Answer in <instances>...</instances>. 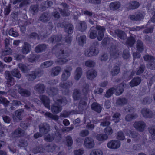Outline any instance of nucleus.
<instances>
[{"instance_id": "21", "label": "nucleus", "mask_w": 155, "mask_h": 155, "mask_svg": "<svg viewBox=\"0 0 155 155\" xmlns=\"http://www.w3.org/2000/svg\"><path fill=\"white\" fill-rule=\"evenodd\" d=\"M40 99L43 103L45 106L48 109L50 108V101L48 97L45 95H41Z\"/></svg>"}, {"instance_id": "54", "label": "nucleus", "mask_w": 155, "mask_h": 155, "mask_svg": "<svg viewBox=\"0 0 155 155\" xmlns=\"http://www.w3.org/2000/svg\"><path fill=\"white\" fill-rule=\"evenodd\" d=\"M149 131L151 134L152 138L155 140V126L150 127L149 128Z\"/></svg>"}, {"instance_id": "12", "label": "nucleus", "mask_w": 155, "mask_h": 155, "mask_svg": "<svg viewBox=\"0 0 155 155\" xmlns=\"http://www.w3.org/2000/svg\"><path fill=\"white\" fill-rule=\"evenodd\" d=\"M120 145V142L117 140H112L107 144V147L111 149H117L119 148Z\"/></svg>"}, {"instance_id": "20", "label": "nucleus", "mask_w": 155, "mask_h": 155, "mask_svg": "<svg viewBox=\"0 0 155 155\" xmlns=\"http://www.w3.org/2000/svg\"><path fill=\"white\" fill-rule=\"evenodd\" d=\"M31 50V45L25 42L21 47V52L23 54H26L29 53Z\"/></svg>"}, {"instance_id": "64", "label": "nucleus", "mask_w": 155, "mask_h": 155, "mask_svg": "<svg viewBox=\"0 0 155 155\" xmlns=\"http://www.w3.org/2000/svg\"><path fill=\"white\" fill-rule=\"evenodd\" d=\"M38 10V5H34L31 6L30 8V10L33 12V14L37 12Z\"/></svg>"}, {"instance_id": "43", "label": "nucleus", "mask_w": 155, "mask_h": 155, "mask_svg": "<svg viewBox=\"0 0 155 155\" xmlns=\"http://www.w3.org/2000/svg\"><path fill=\"white\" fill-rule=\"evenodd\" d=\"M11 74L14 77L18 79H19L21 77V75L19 71L17 69H15L11 71Z\"/></svg>"}, {"instance_id": "7", "label": "nucleus", "mask_w": 155, "mask_h": 155, "mask_svg": "<svg viewBox=\"0 0 155 155\" xmlns=\"http://www.w3.org/2000/svg\"><path fill=\"white\" fill-rule=\"evenodd\" d=\"M99 52L98 50L96 47H92L85 51L84 54L86 56L91 57L97 55Z\"/></svg>"}, {"instance_id": "15", "label": "nucleus", "mask_w": 155, "mask_h": 155, "mask_svg": "<svg viewBox=\"0 0 155 155\" xmlns=\"http://www.w3.org/2000/svg\"><path fill=\"white\" fill-rule=\"evenodd\" d=\"M141 113L143 116L146 118H151L154 117V114L149 109L146 108L142 109Z\"/></svg>"}, {"instance_id": "19", "label": "nucleus", "mask_w": 155, "mask_h": 155, "mask_svg": "<svg viewBox=\"0 0 155 155\" xmlns=\"http://www.w3.org/2000/svg\"><path fill=\"white\" fill-rule=\"evenodd\" d=\"M144 15L141 12L136 13L135 15H129V18L133 21H137L143 19Z\"/></svg>"}, {"instance_id": "48", "label": "nucleus", "mask_w": 155, "mask_h": 155, "mask_svg": "<svg viewBox=\"0 0 155 155\" xmlns=\"http://www.w3.org/2000/svg\"><path fill=\"white\" fill-rule=\"evenodd\" d=\"M103 153L100 149H93L91 152L90 155H103Z\"/></svg>"}, {"instance_id": "25", "label": "nucleus", "mask_w": 155, "mask_h": 155, "mask_svg": "<svg viewBox=\"0 0 155 155\" xmlns=\"http://www.w3.org/2000/svg\"><path fill=\"white\" fill-rule=\"evenodd\" d=\"M37 76L40 77L41 75L37 71H33L28 74L27 77L29 81H32L36 78Z\"/></svg>"}, {"instance_id": "14", "label": "nucleus", "mask_w": 155, "mask_h": 155, "mask_svg": "<svg viewBox=\"0 0 155 155\" xmlns=\"http://www.w3.org/2000/svg\"><path fill=\"white\" fill-rule=\"evenodd\" d=\"M39 130L43 134H45L48 133L50 130V126L46 123L41 124L39 126Z\"/></svg>"}, {"instance_id": "52", "label": "nucleus", "mask_w": 155, "mask_h": 155, "mask_svg": "<svg viewBox=\"0 0 155 155\" xmlns=\"http://www.w3.org/2000/svg\"><path fill=\"white\" fill-rule=\"evenodd\" d=\"M145 66L144 65L142 64L137 68L136 72L137 75H139L143 73L145 69Z\"/></svg>"}, {"instance_id": "44", "label": "nucleus", "mask_w": 155, "mask_h": 155, "mask_svg": "<svg viewBox=\"0 0 155 155\" xmlns=\"http://www.w3.org/2000/svg\"><path fill=\"white\" fill-rule=\"evenodd\" d=\"M124 132L127 135L133 138L137 136L138 134V133L135 131L128 130H127L126 131H125Z\"/></svg>"}, {"instance_id": "45", "label": "nucleus", "mask_w": 155, "mask_h": 155, "mask_svg": "<svg viewBox=\"0 0 155 155\" xmlns=\"http://www.w3.org/2000/svg\"><path fill=\"white\" fill-rule=\"evenodd\" d=\"M138 117V115L136 114H129L127 115L125 117L126 120L129 121L131 120L132 119H135Z\"/></svg>"}, {"instance_id": "31", "label": "nucleus", "mask_w": 155, "mask_h": 155, "mask_svg": "<svg viewBox=\"0 0 155 155\" xmlns=\"http://www.w3.org/2000/svg\"><path fill=\"white\" fill-rule=\"evenodd\" d=\"M18 91V92L21 96L26 97H28L30 94V92L27 90L24 89L23 88L19 87Z\"/></svg>"}, {"instance_id": "39", "label": "nucleus", "mask_w": 155, "mask_h": 155, "mask_svg": "<svg viewBox=\"0 0 155 155\" xmlns=\"http://www.w3.org/2000/svg\"><path fill=\"white\" fill-rule=\"evenodd\" d=\"M46 117L54 120L55 121H57L59 119L57 115H54L52 113L49 112H46L44 114Z\"/></svg>"}, {"instance_id": "55", "label": "nucleus", "mask_w": 155, "mask_h": 155, "mask_svg": "<svg viewBox=\"0 0 155 155\" xmlns=\"http://www.w3.org/2000/svg\"><path fill=\"white\" fill-rule=\"evenodd\" d=\"M110 117L107 116L105 120H104L103 122H101L100 125L103 127H104L110 125V123L108 120L110 119Z\"/></svg>"}, {"instance_id": "22", "label": "nucleus", "mask_w": 155, "mask_h": 155, "mask_svg": "<svg viewBox=\"0 0 155 155\" xmlns=\"http://www.w3.org/2000/svg\"><path fill=\"white\" fill-rule=\"evenodd\" d=\"M97 75V72L93 69L89 70L87 72V78L89 80H92L94 79L96 77Z\"/></svg>"}, {"instance_id": "10", "label": "nucleus", "mask_w": 155, "mask_h": 155, "mask_svg": "<svg viewBox=\"0 0 155 155\" xmlns=\"http://www.w3.org/2000/svg\"><path fill=\"white\" fill-rule=\"evenodd\" d=\"M134 127L138 131L140 132L143 131L146 126V124L143 121H136L134 124Z\"/></svg>"}, {"instance_id": "62", "label": "nucleus", "mask_w": 155, "mask_h": 155, "mask_svg": "<svg viewBox=\"0 0 155 155\" xmlns=\"http://www.w3.org/2000/svg\"><path fill=\"white\" fill-rule=\"evenodd\" d=\"M89 91V86L87 84L84 85L82 89V92L84 95H86Z\"/></svg>"}, {"instance_id": "3", "label": "nucleus", "mask_w": 155, "mask_h": 155, "mask_svg": "<svg viewBox=\"0 0 155 155\" xmlns=\"http://www.w3.org/2000/svg\"><path fill=\"white\" fill-rule=\"evenodd\" d=\"M123 84H120L119 85L116 87L112 88L109 89L105 95V97L109 98L113 94L114 92H116V95H120L123 91V88L122 87H124Z\"/></svg>"}, {"instance_id": "9", "label": "nucleus", "mask_w": 155, "mask_h": 155, "mask_svg": "<svg viewBox=\"0 0 155 155\" xmlns=\"http://www.w3.org/2000/svg\"><path fill=\"white\" fill-rule=\"evenodd\" d=\"M5 75L7 80L6 84L7 86L9 87L14 85L15 82V81L11 76L10 72L8 71H6Z\"/></svg>"}, {"instance_id": "56", "label": "nucleus", "mask_w": 155, "mask_h": 155, "mask_svg": "<svg viewBox=\"0 0 155 155\" xmlns=\"http://www.w3.org/2000/svg\"><path fill=\"white\" fill-rule=\"evenodd\" d=\"M21 2L19 5L20 7L25 5L27 4V1L26 0H14L13 2V4L14 5H15L18 3Z\"/></svg>"}, {"instance_id": "42", "label": "nucleus", "mask_w": 155, "mask_h": 155, "mask_svg": "<svg viewBox=\"0 0 155 155\" xmlns=\"http://www.w3.org/2000/svg\"><path fill=\"white\" fill-rule=\"evenodd\" d=\"M52 5L53 2L51 1H45L42 5V8L43 10H44L46 8L51 6Z\"/></svg>"}, {"instance_id": "46", "label": "nucleus", "mask_w": 155, "mask_h": 155, "mask_svg": "<svg viewBox=\"0 0 155 155\" xmlns=\"http://www.w3.org/2000/svg\"><path fill=\"white\" fill-rule=\"evenodd\" d=\"M53 64V61H47L42 63L41 65V66L42 68H46L51 66Z\"/></svg>"}, {"instance_id": "24", "label": "nucleus", "mask_w": 155, "mask_h": 155, "mask_svg": "<svg viewBox=\"0 0 155 155\" xmlns=\"http://www.w3.org/2000/svg\"><path fill=\"white\" fill-rule=\"evenodd\" d=\"M45 88L44 85L42 84H37L34 87V90L39 93H43Z\"/></svg>"}, {"instance_id": "60", "label": "nucleus", "mask_w": 155, "mask_h": 155, "mask_svg": "<svg viewBox=\"0 0 155 155\" xmlns=\"http://www.w3.org/2000/svg\"><path fill=\"white\" fill-rule=\"evenodd\" d=\"M104 132L105 134L108 135H110L113 133V130L110 127H108L106 128L104 130Z\"/></svg>"}, {"instance_id": "26", "label": "nucleus", "mask_w": 155, "mask_h": 155, "mask_svg": "<svg viewBox=\"0 0 155 155\" xmlns=\"http://www.w3.org/2000/svg\"><path fill=\"white\" fill-rule=\"evenodd\" d=\"M141 81V79L140 78H134L130 83V86L132 87L137 86L140 84Z\"/></svg>"}, {"instance_id": "11", "label": "nucleus", "mask_w": 155, "mask_h": 155, "mask_svg": "<svg viewBox=\"0 0 155 155\" xmlns=\"http://www.w3.org/2000/svg\"><path fill=\"white\" fill-rule=\"evenodd\" d=\"M72 69L71 66L67 67L61 76V80L63 81L66 80L71 75V72Z\"/></svg>"}, {"instance_id": "33", "label": "nucleus", "mask_w": 155, "mask_h": 155, "mask_svg": "<svg viewBox=\"0 0 155 155\" xmlns=\"http://www.w3.org/2000/svg\"><path fill=\"white\" fill-rule=\"evenodd\" d=\"M92 109L94 111L100 113L101 110V107L100 104L97 103H93L91 106Z\"/></svg>"}, {"instance_id": "23", "label": "nucleus", "mask_w": 155, "mask_h": 155, "mask_svg": "<svg viewBox=\"0 0 155 155\" xmlns=\"http://www.w3.org/2000/svg\"><path fill=\"white\" fill-rule=\"evenodd\" d=\"M87 28L86 22L84 21H80L77 26V28L81 32L85 31Z\"/></svg>"}, {"instance_id": "34", "label": "nucleus", "mask_w": 155, "mask_h": 155, "mask_svg": "<svg viewBox=\"0 0 155 155\" xmlns=\"http://www.w3.org/2000/svg\"><path fill=\"white\" fill-rule=\"evenodd\" d=\"M120 5V3L118 2H111L110 5V9L115 10L119 8Z\"/></svg>"}, {"instance_id": "30", "label": "nucleus", "mask_w": 155, "mask_h": 155, "mask_svg": "<svg viewBox=\"0 0 155 155\" xmlns=\"http://www.w3.org/2000/svg\"><path fill=\"white\" fill-rule=\"evenodd\" d=\"M25 131L20 128L16 129L13 133V136L14 137H18L24 135Z\"/></svg>"}, {"instance_id": "6", "label": "nucleus", "mask_w": 155, "mask_h": 155, "mask_svg": "<svg viewBox=\"0 0 155 155\" xmlns=\"http://www.w3.org/2000/svg\"><path fill=\"white\" fill-rule=\"evenodd\" d=\"M72 85V83L71 81H68L66 83L64 82H61L60 84V87L61 90L63 91V93L64 94H66L68 92V88Z\"/></svg>"}, {"instance_id": "36", "label": "nucleus", "mask_w": 155, "mask_h": 155, "mask_svg": "<svg viewBox=\"0 0 155 155\" xmlns=\"http://www.w3.org/2000/svg\"><path fill=\"white\" fill-rule=\"evenodd\" d=\"M61 68L59 67H56L52 68L51 75L54 76L58 75L61 71Z\"/></svg>"}, {"instance_id": "16", "label": "nucleus", "mask_w": 155, "mask_h": 155, "mask_svg": "<svg viewBox=\"0 0 155 155\" xmlns=\"http://www.w3.org/2000/svg\"><path fill=\"white\" fill-rule=\"evenodd\" d=\"M110 57L111 58L115 59L119 55L120 51L117 50L115 46L114 45L112 46L110 48Z\"/></svg>"}, {"instance_id": "18", "label": "nucleus", "mask_w": 155, "mask_h": 155, "mask_svg": "<svg viewBox=\"0 0 155 155\" xmlns=\"http://www.w3.org/2000/svg\"><path fill=\"white\" fill-rule=\"evenodd\" d=\"M95 29L98 31L97 39L99 41H101L104 37V32L105 29L103 26L97 25Z\"/></svg>"}, {"instance_id": "4", "label": "nucleus", "mask_w": 155, "mask_h": 155, "mask_svg": "<svg viewBox=\"0 0 155 155\" xmlns=\"http://www.w3.org/2000/svg\"><path fill=\"white\" fill-rule=\"evenodd\" d=\"M55 128L57 132L55 135L53 137V135H51L48 134L45 136L44 138L45 140L47 142L52 141L54 140H57V141H59L61 138V135L59 133L58 129L56 126H55Z\"/></svg>"}, {"instance_id": "61", "label": "nucleus", "mask_w": 155, "mask_h": 155, "mask_svg": "<svg viewBox=\"0 0 155 155\" xmlns=\"http://www.w3.org/2000/svg\"><path fill=\"white\" fill-rule=\"evenodd\" d=\"M152 101V98L149 97H147L144 98L143 100H142L141 102L143 104H149L151 103Z\"/></svg>"}, {"instance_id": "57", "label": "nucleus", "mask_w": 155, "mask_h": 155, "mask_svg": "<svg viewBox=\"0 0 155 155\" xmlns=\"http://www.w3.org/2000/svg\"><path fill=\"white\" fill-rule=\"evenodd\" d=\"M120 68L118 66L114 67L111 71V73L113 76L117 75L119 72Z\"/></svg>"}, {"instance_id": "49", "label": "nucleus", "mask_w": 155, "mask_h": 155, "mask_svg": "<svg viewBox=\"0 0 155 155\" xmlns=\"http://www.w3.org/2000/svg\"><path fill=\"white\" fill-rule=\"evenodd\" d=\"M137 48L138 51L142 52L143 50V45L141 41L139 40L137 41Z\"/></svg>"}, {"instance_id": "28", "label": "nucleus", "mask_w": 155, "mask_h": 155, "mask_svg": "<svg viewBox=\"0 0 155 155\" xmlns=\"http://www.w3.org/2000/svg\"><path fill=\"white\" fill-rule=\"evenodd\" d=\"M97 35V31L94 27H92L89 31V37L92 39L96 38Z\"/></svg>"}, {"instance_id": "58", "label": "nucleus", "mask_w": 155, "mask_h": 155, "mask_svg": "<svg viewBox=\"0 0 155 155\" xmlns=\"http://www.w3.org/2000/svg\"><path fill=\"white\" fill-rule=\"evenodd\" d=\"M18 66L21 71L23 72H26L29 70L27 66L22 63L19 64Z\"/></svg>"}, {"instance_id": "1", "label": "nucleus", "mask_w": 155, "mask_h": 155, "mask_svg": "<svg viewBox=\"0 0 155 155\" xmlns=\"http://www.w3.org/2000/svg\"><path fill=\"white\" fill-rule=\"evenodd\" d=\"M62 37L61 35H54L51 37L49 40V41L52 43L55 44V46L52 49L54 52L55 49L57 51L55 54L57 58L59 59L57 62L59 64L61 65L67 62L70 59H67L69 56V53L66 51L60 49L61 46V39Z\"/></svg>"}, {"instance_id": "47", "label": "nucleus", "mask_w": 155, "mask_h": 155, "mask_svg": "<svg viewBox=\"0 0 155 155\" xmlns=\"http://www.w3.org/2000/svg\"><path fill=\"white\" fill-rule=\"evenodd\" d=\"M116 33L117 34L118 36L120 39L124 40L126 38V35L125 33L123 31L120 30H117L116 31Z\"/></svg>"}, {"instance_id": "2", "label": "nucleus", "mask_w": 155, "mask_h": 155, "mask_svg": "<svg viewBox=\"0 0 155 155\" xmlns=\"http://www.w3.org/2000/svg\"><path fill=\"white\" fill-rule=\"evenodd\" d=\"M47 92L49 95L53 97V99L55 102V103L53 104L51 107V111L54 114L58 113L62 109L61 105L62 104L64 105L67 103V101L65 97H63L61 100V99H57L54 97L58 92V89L55 88H48Z\"/></svg>"}, {"instance_id": "63", "label": "nucleus", "mask_w": 155, "mask_h": 155, "mask_svg": "<svg viewBox=\"0 0 155 155\" xmlns=\"http://www.w3.org/2000/svg\"><path fill=\"white\" fill-rule=\"evenodd\" d=\"M85 64L87 67H92L95 65V63L91 60H88L85 62Z\"/></svg>"}, {"instance_id": "27", "label": "nucleus", "mask_w": 155, "mask_h": 155, "mask_svg": "<svg viewBox=\"0 0 155 155\" xmlns=\"http://www.w3.org/2000/svg\"><path fill=\"white\" fill-rule=\"evenodd\" d=\"M50 18L49 14L47 13H44L42 14L39 18L40 21L46 22L48 21Z\"/></svg>"}, {"instance_id": "38", "label": "nucleus", "mask_w": 155, "mask_h": 155, "mask_svg": "<svg viewBox=\"0 0 155 155\" xmlns=\"http://www.w3.org/2000/svg\"><path fill=\"white\" fill-rule=\"evenodd\" d=\"M127 100L125 98H120L117 99L116 104L119 106H122L127 104Z\"/></svg>"}, {"instance_id": "35", "label": "nucleus", "mask_w": 155, "mask_h": 155, "mask_svg": "<svg viewBox=\"0 0 155 155\" xmlns=\"http://www.w3.org/2000/svg\"><path fill=\"white\" fill-rule=\"evenodd\" d=\"M46 46L45 44L40 45L35 48V51L37 53L41 52L46 48Z\"/></svg>"}, {"instance_id": "32", "label": "nucleus", "mask_w": 155, "mask_h": 155, "mask_svg": "<svg viewBox=\"0 0 155 155\" xmlns=\"http://www.w3.org/2000/svg\"><path fill=\"white\" fill-rule=\"evenodd\" d=\"M81 96V93L79 90L78 89L74 90L73 95V97L74 100H79Z\"/></svg>"}, {"instance_id": "40", "label": "nucleus", "mask_w": 155, "mask_h": 155, "mask_svg": "<svg viewBox=\"0 0 155 155\" xmlns=\"http://www.w3.org/2000/svg\"><path fill=\"white\" fill-rule=\"evenodd\" d=\"M96 138L98 141H104L108 139V136L107 134H99L96 136Z\"/></svg>"}, {"instance_id": "51", "label": "nucleus", "mask_w": 155, "mask_h": 155, "mask_svg": "<svg viewBox=\"0 0 155 155\" xmlns=\"http://www.w3.org/2000/svg\"><path fill=\"white\" fill-rule=\"evenodd\" d=\"M38 58V56L32 54L30 55V57L28 59V61L29 62L33 63L35 62L37 60Z\"/></svg>"}, {"instance_id": "8", "label": "nucleus", "mask_w": 155, "mask_h": 155, "mask_svg": "<svg viewBox=\"0 0 155 155\" xmlns=\"http://www.w3.org/2000/svg\"><path fill=\"white\" fill-rule=\"evenodd\" d=\"M57 26L64 27L65 31L68 34H71L73 32L74 27L73 25L69 23L65 24L64 22L63 25L62 24L61 25L60 23H59L57 25Z\"/></svg>"}, {"instance_id": "41", "label": "nucleus", "mask_w": 155, "mask_h": 155, "mask_svg": "<svg viewBox=\"0 0 155 155\" xmlns=\"http://www.w3.org/2000/svg\"><path fill=\"white\" fill-rule=\"evenodd\" d=\"M78 44L80 45L83 46L86 43V37L85 35L81 36L78 38Z\"/></svg>"}, {"instance_id": "13", "label": "nucleus", "mask_w": 155, "mask_h": 155, "mask_svg": "<svg viewBox=\"0 0 155 155\" xmlns=\"http://www.w3.org/2000/svg\"><path fill=\"white\" fill-rule=\"evenodd\" d=\"M87 101L88 99L86 97L81 98L80 99L78 106V108L80 110H82L86 109Z\"/></svg>"}, {"instance_id": "29", "label": "nucleus", "mask_w": 155, "mask_h": 155, "mask_svg": "<svg viewBox=\"0 0 155 155\" xmlns=\"http://www.w3.org/2000/svg\"><path fill=\"white\" fill-rule=\"evenodd\" d=\"M82 73L81 68L80 67L77 68L75 73L74 79L76 80H78L81 77Z\"/></svg>"}, {"instance_id": "17", "label": "nucleus", "mask_w": 155, "mask_h": 155, "mask_svg": "<svg viewBox=\"0 0 155 155\" xmlns=\"http://www.w3.org/2000/svg\"><path fill=\"white\" fill-rule=\"evenodd\" d=\"M84 146L87 148L91 149L94 147V140L91 137H87L84 140Z\"/></svg>"}, {"instance_id": "50", "label": "nucleus", "mask_w": 155, "mask_h": 155, "mask_svg": "<svg viewBox=\"0 0 155 155\" xmlns=\"http://www.w3.org/2000/svg\"><path fill=\"white\" fill-rule=\"evenodd\" d=\"M44 150V149L42 146L40 145L38 147H36L34 148L33 150V152L35 153H41L43 152Z\"/></svg>"}, {"instance_id": "59", "label": "nucleus", "mask_w": 155, "mask_h": 155, "mask_svg": "<svg viewBox=\"0 0 155 155\" xmlns=\"http://www.w3.org/2000/svg\"><path fill=\"white\" fill-rule=\"evenodd\" d=\"M120 113H115L112 117V120L115 123L118 122L120 120Z\"/></svg>"}, {"instance_id": "53", "label": "nucleus", "mask_w": 155, "mask_h": 155, "mask_svg": "<svg viewBox=\"0 0 155 155\" xmlns=\"http://www.w3.org/2000/svg\"><path fill=\"white\" fill-rule=\"evenodd\" d=\"M135 40L133 37H130L126 40L127 44L128 46H132L135 42Z\"/></svg>"}, {"instance_id": "37", "label": "nucleus", "mask_w": 155, "mask_h": 155, "mask_svg": "<svg viewBox=\"0 0 155 155\" xmlns=\"http://www.w3.org/2000/svg\"><path fill=\"white\" fill-rule=\"evenodd\" d=\"M139 6V3L136 1L130 2L128 5V7L129 9H135L138 8Z\"/></svg>"}, {"instance_id": "5", "label": "nucleus", "mask_w": 155, "mask_h": 155, "mask_svg": "<svg viewBox=\"0 0 155 155\" xmlns=\"http://www.w3.org/2000/svg\"><path fill=\"white\" fill-rule=\"evenodd\" d=\"M144 60L149 63L147 65V68L151 69H155V62L154 58L147 54L143 56Z\"/></svg>"}]
</instances>
